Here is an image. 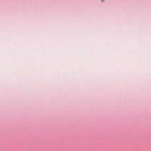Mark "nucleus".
Segmentation results:
<instances>
[{"label":"nucleus","instance_id":"f257e3e1","mask_svg":"<svg viewBox=\"0 0 151 151\" xmlns=\"http://www.w3.org/2000/svg\"><path fill=\"white\" fill-rule=\"evenodd\" d=\"M104 1V0H102V1Z\"/></svg>","mask_w":151,"mask_h":151}]
</instances>
